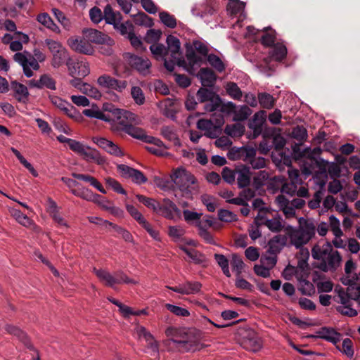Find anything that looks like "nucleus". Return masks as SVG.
Instances as JSON below:
<instances>
[{
    "instance_id": "obj_1",
    "label": "nucleus",
    "mask_w": 360,
    "mask_h": 360,
    "mask_svg": "<svg viewBox=\"0 0 360 360\" xmlns=\"http://www.w3.org/2000/svg\"><path fill=\"white\" fill-rule=\"evenodd\" d=\"M312 257L320 261L318 267L324 272L335 271L340 266L342 257L338 250H334L330 243L322 246L315 245L311 250Z\"/></svg>"
},
{
    "instance_id": "obj_2",
    "label": "nucleus",
    "mask_w": 360,
    "mask_h": 360,
    "mask_svg": "<svg viewBox=\"0 0 360 360\" xmlns=\"http://www.w3.org/2000/svg\"><path fill=\"white\" fill-rule=\"evenodd\" d=\"M298 221L297 228L290 226L286 231L290 244L295 248L300 249L315 236L316 225L311 219L300 217Z\"/></svg>"
},
{
    "instance_id": "obj_3",
    "label": "nucleus",
    "mask_w": 360,
    "mask_h": 360,
    "mask_svg": "<svg viewBox=\"0 0 360 360\" xmlns=\"http://www.w3.org/2000/svg\"><path fill=\"white\" fill-rule=\"evenodd\" d=\"M171 178L175 186L181 191L184 197L192 199L193 195L198 192L195 176L186 169L177 168Z\"/></svg>"
},
{
    "instance_id": "obj_4",
    "label": "nucleus",
    "mask_w": 360,
    "mask_h": 360,
    "mask_svg": "<svg viewBox=\"0 0 360 360\" xmlns=\"http://www.w3.org/2000/svg\"><path fill=\"white\" fill-rule=\"evenodd\" d=\"M13 60L20 64L23 70V72L27 77L33 76V71L39 68L38 62H43L46 59L45 54L39 49H35L33 55L27 51L23 52H17L13 55Z\"/></svg>"
},
{
    "instance_id": "obj_5",
    "label": "nucleus",
    "mask_w": 360,
    "mask_h": 360,
    "mask_svg": "<svg viewBox=\"0 0 360 360\" xmlns=\"http://www.w3.org/2000/svg\"><path fill=\"white\" fill-rule=\"evenodd\" d=\"M92 272L96 276L100 282L107 287L115 288V285L122 283L136 284L138 283L134 279L129 278L123 271H117L111 274L105 269H97L94 267Z\"/></svg>"
},
{
    "instance_id": "obj_6",
    "label": "nucleus",
    "mask_w": 360,
    "mask_h": 360,
    "mask_svg": "<svg viewBox=\"0 0 360 360\" xmlns=\"http://www.w3.org/2000/svg\"><path fill=\"white\" fill-rule=\"evenodd\" d=\"M105 110L108 112L110 123L114 131H124L134 120L135 115L129 111L115 108L110 105V108L105 107Z\"/></svg>"
},
{
    "instance_id": "obj_7",
    "label": "nucleus",
    "mask_w": 360,
    "mask_h": 360,
    "mask_svg": "<svg viewBox=\"0 0 360 360\" xmlns=\"http://www.w3.org/2000/svg\"><path fill=\"white\" fill-rule=\"evenodd\" d=\"M209 49L205 44L199 41L194 40L192 44H186V58L188 60L189 70L194 71V66H200L202 62V57L207 56Z\"/></svg>"
},
{
    "instance_id": "obj_8",
    "label": "nucleus",
    "mask_w": 360,
    "mask_h": 360,
    "mask_svg": "<svg viewBox=\"0 0 360 360\" xmlns=\"http://www.w3.org/2000/svg\"><path fill=\"white\" fill-rule=\"evenodd\" d=\"M236 335L240 345L245 349L256 352L262 348L261 339L253 329L242 327L238 329Z\"/></svg>"
},
{
    "instance_id": "obj_9",
    "label": "nucleus",
    "mask_w": 360,
    "mask_h": 360,
    "mask_svg": "<svg viewBox=\"0 0 360 360\" xmlns=\"http://www.w3.org/2000/svg\"><path fill=\"white\" fill-rule=\"evenodd\" d=\"M45 44L53 56L51 65L54 68H58L65 64L67 59H69L70 56L68 51L60 42L46 39L45 40Z\"/></svg>"
},
{
    "instance_id": "obj_10",
    "label": "nucleus",
    "mask_w": 360,
    "mask_h": 360,
    "mask_svg": "<svg viewBox=\"0 0 360 360\" xmlns=\"http://www.w3.org/2000/svg\"><path fill=\"white\" fill-rule=\"evenodd\" d=\"M68 44L74 51L79 53L91 56L94 53V46L84 35L82 37H72L69 38Z\"/></svg>"
},
{
    "instance_id": "obj_11",
    "label": "nucleus",
    "mask_w": 360,
    "mask_h": 360,
    "mask_svg": "<svg viewBox=\"0 0 360 360\" xmlns=\"http://www.w3.org/2000/svg\"><path fill=\"white\" fill-rule=\"evenodd\" d=\"M117 169L123 178L131 179L137 185L145 184L148 181L147 177L142 172L128 165L124 164L117 165Z\"/></svg>"
},
{
    "instance_id": "obj_12",
    "label": "nucleus",
    "mask_w": 360,
    "mask_h": 360,
    "mask_svg": "<svg viewBox=\"0 0 360 360\" xmlns=\"http://www.w3.org/2000/svg\"><path fill=\"white\" fill-rule=\"evenodd\" d=\"M97 83L103 88L118 92H122L127 86V82L126 80L117 79L108 75L100 76L97 79Z\"/></svg>"
},
{
    "instance_id": "obj_13",
    "label": "nucleus",
    "mask_w": 360,
    "mask_h": 360,
    "mask_svg": "<svg viewBox=\"0 0 360 360\" xmlns=\"http://www.w3.org/2000/svg\"><path fill=\"white\" fill-rule=\"evenodd\" d=\"M128 54V62L133 69L136 70L143 76H146L150 74L151 63L149 59L140 57L134 54Z\"/></svg>"
},
{
    "instance_id": "obj_14",
    "label": "nucleus",
    "mask_w": 360,
    "mask_h": 360,
    "mask_svg": "<svg viewBox=\"0 0 360 360\" xmlns=\"http://www.w3.org/2000/svg\"><path fill=\"white\" fill-rule=\"evenodd\" d=\"M92 141L108 154L115 157H123L124 153L114 142L104 137L94 136Z\"/></svg>"
},
{
    "instance_id": "obj_15",
    "label": "nucleus",
    "mask_w": 360,
    "mask_h": 360,
    "mask_svg": "<svg viewBox=\"0 0 360 360\" xmlns=\"http://www.w3.org/2000/svg\"><path fill=\"white\" fill-rule=\"evenodd\" d=\"M166 43L167 52L171 53L172 58H174L179 66H184L185 60L181 56L180 40L177 37L169 34L167 37Z\"/></svg>"
},
{
    "instance_id": "obj_16",
    "label": "nucleus",
    "mask_w": 360,
    "mask_h": 360,
    "mask_svg": "<svg viewBox=\"0 0 360 360\" xmlns=\"http://www.w3.org/2000/svg\"><path fill=\"white\" fill-rule=\"evenodd\" d=\"M83 34L88 38L91 44H115L114 40L108 34L95 29H85L83 30Z\"/></svg>"
},
{
    "instance_id": "obj_17",
    "label": "nucleus",
    "mask_w": 360,
    "mask_h": 360,
    "mask_svg": "<svg viewBox=\"0 0 360 360\" xmlns=\"http://www.w3.org/2000/svg\"><path fill=\"white\" fill-rule=\"evenodd\" d=\"M167 288L181 295H192L199 292L202 288V284L198 281H186L177 286Z\"/></svg>"
},
{
    "instance_id": "obj_18",
    "label": "nucleus",
    "mask_w": 360,
    "mask_h": 360,
    "mask_svg": "<svg viewBox=\"0 0 360 360\" xmlns=\"http://www.w3.org/2000/svg\"><path fill=\"white\" fill-rule=\"evenodd\" d=\"M28 85L31 88H37L39 89L45 88L52 91L56 89V81L48 74L41 75L39 79H33L30 80Z\"/></svg>"
},
{
    "instance_id": "obj_19",
    "label": "nucleus",
    "mask_w": 360,
    "mask_h": 360,
    "mask_svg": "<svg viewBox=\"0 0 360 360\" xmlns=\"http://www.w3.org/2000/svg\"><path fill=\"white\" fill-rule=\"evenodd\" d=\"M65 64L68 67L69 75L72 77H75L76 75L85 77L90 72L89 69L86 64H79L70 56L69 57V59H67L65 62Z\"/></svg>"
},
{
    "instance_id": "obj_20",
    "label": "nucleus",
    "mask_w": 360,
    "mask_h": 360,
    "mask_svg": "<svg viewBox=\"0 0 360 360\" xmlns=\"http://www.w3.org/2000/svg\"><path fill=\"white\" fill-rule=\"evenodd\" d=\"M156 212L168 219H173L174 213L180 214V210L172 200L168 198H165L163 200V205H161L159 203V207Z\"/></svg>"
},
{
    "instance_id": "obj_21",
    "label": "nucleus",
    "mask_w": 360,
    "mask_h": 360,
    "mask_svg": "<svg viewBox=\"0 0 360 360\" xmlns=\"http://www.w3.org/2000/svg\"><path fill=\"white\" fill-rule=\"evenodd\" d=\"M165 334L167 337H171V340L176 344L187 345L189 343L188 334L184 329L169 327L165 330Z\"/></svg>"
},
{
    "instance_id": "obj_22",
    "label": "nucleus",
    "mask_w": 360,
    "mask_h": 360,
    "mask_svg": "<svg viewBox=\"0 0 360 360\" xmlns=\"http://www.w3.org/2000/svg\"><path fill=\"white\" fill-rule=\"evenodd\" d=\"M5 330L9 334L18 338L19 340L21 341L27 348H28L30 350L34 349V347L31 343V341L28 338L27 335L26 334V333H25L20 328L13 325L7 324L5 326Z\"/></svg>"
},
{
    "instance_id": "obj_23",
    "label": "nucleus",
    "mask_w": 360,
    "mask_h": 360,
    "mask_svg": "<svg viewBox=\"0 0 360 360\" xmlns=\"http://www.w3.org/2000/svg\"><path fill=\"white\" fill-rule=\"evenodd\" d=\"M276 203L278 208L283 212L286 218H291L295 215V209L290 201L283 194L276 198Z\"/></svg>"
},
{
    "instance_id": "obj_24",
    "label": "nucleus",
    "mask_w": 360,
    "mask_h": 360,
    "mask_svg": "<svg viewBox=\"0 0 360 360\" xmlns=\"http://www.w3.org/2000/svg\"><path fill=\"white\" fill-rule=\"evenodd\" d=\"M287 237L283 235H276L271 238L268 242V253L278 255L285 245Z\"/></svg>"
},
{
    "instance_id": "obj_25",
    "label": "nucleus",
    "mask_w": 360,
    "mask_h": 360,
    "mask_svg": "<svg viewBox=\"0 0 360 360\" xmlns=\"http://www.w3.org/2000/svg\"><path fill=\"white\" fill-rule=\"evenodd\" d=\"M136 333L139 338H143L148 344V347L150 348L153 352H158V344L154 339L153 335L147 330L144 326H138L136 328Z\"/></svg>"
},
{
    "instance_id": "obj_26",
    "label": "nucleus",
    "mask_w": 360,
    "mask_h": 360,
    "mask_svg": "<svg viewBox=\"0 0 360 360\" xmlns=\"http://www.w3.org/2000/svg\"><path fill=\"white\" fill-rule=\"evenodd\" d=\"M359 278L356 275L352 278L342 281L344 285H347V292L352 300L358 301L360 298V284L357 283Z\"/></svg>"
},
{
    "instance_id": "obj_27",
    "label": "nucleus",
    "mask_w": 360,
    "mask_h": 360,
    "mask_svg": "<svg viewBox=\"0 0 360 360\" xmlns=\"http://www.w3.org/2000/svg\"><path fill=\"white\" fill-rule=\"evenodd\" d=\"M197 77L200 79L203 86L212 87L214 86L217 76L213 70L208 68H201Z\"/></svg>"
},
{
    "instance_id": "obj_28",
    "label": "nucleus",
    "mask_w": 360,
    "mask_h": 360,
    "mask_svg": "<svg viewBox=\"0 0 360 360\" xmlns=\"http://www.w3.org/2000/svg\"><path fill=\"white\" fill-rule=\"evenodd\" d=\"M87 148L82 155L84 160L94 162L98 165H103L106 163V158L103 156L98 150L89 146H87Z\"/></svg>"
},
{
    "instance_id": "obj_29",
    "label": "nucleus",
    "mask_w": 360,
    "mask_h": 360,
    "mask_svg": "<svg viewBox=\"0 0 360 360\" xmlns=\"http://www.w3.org/2000/svg\"><path fill=\"white\" fill-rule=\"evenodd\" d=\"M11 88L13 91V96L19 101L26 103L28 101L29 92L24 84L16 81L11 82Z\"/></svg>"
},
{
    "instance_id": "obj_30",
    "label": "nucleus",
    "mask_w": 360,
    "mask_h": 360,
    "mask_svg": "<svg viewBox=\"0 0 360 360\" xmlns=\"http://www.w3.org/2000/svg\"><path fill=\"white\" fill-rule=\"evenodd\" d=\"M288 49L282 43H276L269 52V58L276 62H282L287 56Z\"/></svg>"
},
{
    "instance_id": "obj_31",
    "label": "nucleus",
    "mask_w": 360,
    "mask_h": 360,
    "mask_svg": "<svg viewBox=\"0 0 360 360\" xmlns=\"http://www.w3.org/2000/svg\"><path fill=\"white\" fill-rule=\"evenodd\" d=\"M237 184L238 188H243L249 186L250 183V168L246 166H241L236 169Z\"/></svg>"
},
{
    "instance_id": "obj_32",
    "label": "nucleus",
    "mask_w": 360,
    "mask_h": 360,
    "mask_svg": "<svg viewBox=\"0 0 360 360\" xmlns=\"http://www.w3.org/2000/svg\"><path fill=\"white\" fill-rule=\"evenodd\" d=\"M103 19L107 24L112 25L114 27H118L119 21L121 20V15L119 12H114L111 6L107 4L103 11Z\"/></svg>"
},
{
    "instance_id": "obj_33",
    "label": "nucleus",
    "mask_w": 360,
    "mask_h": 360,
    "mask_svg": "<svg viewBox=\"0 0 360 360\" xmlns=\"http://www.w3.org/2000/svg\"><path fill=\"white\" fill-rule=\"evenodd\" d=\"M179 249L185 252L191 260L196 264H201L206 262L205 255L195 249L188 248L184 245H180Z\"/></svg>"
},
{
    "instance_id": "obj_34",
    "label": "nucleus",
    "mask_w": 360,
    "mask_h": 360,
    "mask_svg": "<svg viewBox=\"0 0 360 360\" xmlns=\"http://www.w3.org/2000/svg\"><path fill=\"white\" fill-rule=\"evenodd\" d=\"M82 114L88 117L96 118L106 122L110 120L108 112H102L96 105H92L90 108L84 109Z\"/></svg>"
},
{
    "instance_id": "obj_35",
    "label": "nucleus",
    "mask_w": 360,
    "mask_h": 360,
    "mask_svg": "<svg viewBox=\"0 0 360 360\" xmlns=\"http://www.w3.org/2000/svg\"><path fill=\"white\" fill-rule=\"evenodd\" d=\"M322 339L336 345L341 339L342 335L331 327H322Z\"/></svg>"
},
{
    "instance_id": "obj_36",
    "label": "nucleus",
    "mask_w": 360,
    "mask_h": 360,
    "mask_svg": "<svg viewBox=\"0 0 360 360\" xmlns=\"http://www.w3.org/2000/svg\"><path fill=\"white\" fill-rule=\"evenodd\" d=\"M160 134L165 139L173 142L175 146H181V141L173 127L169 126L162 127Z\"/></svg>"
},
{
    "instance_id": "obj_37",
    "label": "nucleus",
    "mask_w": 360,
    "mask_h": 360,
    "mask_svg": "<svg viewBox=\"0 0 360 360\" xmlns=\"http://www.w3.org/2000/svg\"><path fill=\"white\" fill-rule=\"evenodd\" d=\"M37 20L46 28L51 30L55 33H60L59 27L53 21L50 15L46 13H40L37 15Z\"/></svg>"
},
{
    "instance_id": "obj_38",
    "label": "nucleus",
    "mask_w": 360,
    "mask_h": 360,
    "mask_svg": "<svg viewBox=\"0 0 360 360\" xmlns=\"http://www.w3.org/2000/svg\"><path fill=\"white\" fill-rule=\"evenodd\" d=\"M336 349L342 354L345 355L349 359H352L354 355V344L351 339L345 338L343 340L342 345L338 343L335 345Z\"/></svg>"
},
{
    "instance_id": "obj_39",
    "label": "nucleus",
    "mask_w": 360,
    "mask_h": 360,
    "mask_svg": "<svg viewBox=\"0 0 360 360\" xmlns=\"http://www.w3.org/2000/svg\"><path fill=\"white\" fill-rule=\"evenodd\" d=\"M71 193L77 197L84 199L88 201H96L101 195L96 193H94L90 189L87 188H81L77 190L72 189Z\"/></svg>"
},
{
    "instance_id": "obj_40",
    "label": "nucleus",
    "mask_w": 360,
    "mask_h": 360,
    "mask_svg": "<svg viewBox=\"0 0 360 360\" xmlns=\"http://www.w3.org/2000/svg\"><path fill=\"white\" fill-rule=\"evenodd\" d=\"M10 212L12 217L21 225L25 227H30L34 225V221L20 210L13 208L10 210Z\"/></svg>"
},
{
    "instance_id": "obj_41",
    "label": "nucleus",
    "mask_w": 360,
    "mask_h": 360,
    "mask_svg": "<svg viewBox=\"0 0 360 360\" xmlns=\"http://www.w3.org/2000/svg\"><path fill=\"white\" fill-rule=\"evenodd\" d=\"M230 105L236 108V110L234 111V120L236 121H244L247 120L252 112V110L245 105L240 106L238 109L236 105H233L232 103H230Z\"/></svg>"
},
{
    "instance_id": "obj_42",
    "label": "nucleus",
    "mask_w": 360,
    "mask_h": 360,
    "mask_svg": "<svg viewBox=\"0 0 360 360\" xmlns=\"http://www.w3.org/2000/svg\"><path fill=\"white\" fill-rule=\"evenodd\" d=\"M245 3L240 0H229L227 5L228 12L232 15H236L244 11Z\"/></svg>"
},
{
    "instance_id": "obj_43",
    "label": "nucleus",
    "mask_w": 360,
    "mask_h": 360,
    "mask_svg": "<svg viewBox=\"0 0 360 360\" xmlns=\"http://www.w3.org/2000/svg\"><path fill=\"white\" fill-rule=\"evenodd\" d=\"M198 230L199 236L208 244L216 245L214 237L212 233L206 229V226L203 223L198 221L196 224Z\"/></svg>"
},
{
    "instance_id": "obj_44",
    "label": "nucleus",
    "mask_w": 360,
    "mask_h": 360,
    "mask_svg": "<svg viewBox=\"0 0 360 360\" xmlns=\"http://www.w3.org/2000/svg\"><path fill=\"white\" fill-rule=\"evenodd\" d=\"M52 13L54 15L57 20L61 24L63 28L66 30H70L72 28V23L65 14L59 9L53 8L51 9Z\"/></svg>"
},
{
    "instance_id": "obj_45",
    "label": "nucleus",
    "mask_w": 360,
    "mask_h": 360,
    "mask_svg": "<svg viewBox=\"0 0 360 360\" xmlns=\"http://www.w3.org/2000/svg\"><path fill=\"white\" fill-rule=\"evenodd\" d=\"M269 178V173L264 170H261L253 177L252 185L256 189H259L266 184Z\"/></svg>"
},
{
    "instance_id": "obj_46",
    "label": "nucleus",
    "mask_w": 360,
    "mask_h": 360,
    "mask_svg": "<svg viewBox=\"0 0 360 360\" xmlns=\"http://www.w3.org/2000/svg\"><path fill=\"white\" fill-rule=\"evenodd\" d=\"M245 131V127L240 124H227L224 129V132L231 136H240Z\"/></svg>"
},
{
    "instance_id": "obj_47",
    "label": "nucleus",
    "mask_w": 360,
    "mask_h": 360,
    "mask_svg": "<svg viewBox=\"0 0 360 360\" xmlns=\"http://www.w3.org/2000/svg\"><path fill=\"white\" fill-rule=\"evenodd\" d=\"M11 151L15 155L20 162L29 170V172L34 176H38V172L34 167L21 155V153L15 148H11Z\"/></svg>"
},
{
    "instance_id": "obj_48",
    "label": "nucleus",
    "mask_w": 360,
    "mask_h": 360,
    "mask_svg": "<svg viewBox=\"0 0 360 360\" xmlns=\"http://www.w3.org/2000/svg\"><path fill=\"white\" fill-rule=\"evenodd\" d=\"M258 101L263 108L271 109L274 105V98L268 93H259L258 94Z\"/></svg>"
},
{
    "instance_id": "obj_49",
    "label": "nucleus",
    "mask_w": 360,
    "mask_h": 360,
    "mask_svg": "<svg viewBox=\"0 0 360 360\" xmlns=\"http://www.w3.org/2000/svg\"><path fill=\"white\" fill-rule=\"evenodd\" d=\"M207 61L210 65L219 72H221L225 70V65L221 59L214 53L207 55Z\"/></svg>"
},
{
    "instance_id": "obj_50",
    "label": "nucleus",
    "mask_w": 360,
    "mask_h": 360,
    "mask_svg": "<svg viewBox=\"0 0 360 360\" xmlns=\"http://www.w3.org/2000/svg\"><path fill=\"white\" fill-rule=\"evenodd\" d=\"M226 92L233 99L240 101L242 98L243 93L236 83L229 82L226 84Z\"/></svg>"
},
{
    "instance_id": "obj_51",
    "label": "nucleus",
    "mask_w": 360,
    "mask_h": 360,
    "mask_svg": "<svg viewBox=\"0 0 360 360\" xmlns=\"http://www.w3.org/2000/svg\"><path fill=\"white\" fill-rule=\"evenodd\" d=\"M136 198L140 202L143 203L148 208L151 209L155 212L158 211L159 207V202L155 199L146 197L141 194L136 195Z\"/></svg>"
},
{
    "instance_id": "obj_52",
    "label": "nucleus",
    "mask_w": 360,
    "mask_h": 360,
    "mask_svg": "<svg viewBox=\"0 0 360 360\" xmlns=\"http://www.w3.org/2000/svg\"><path fill=\"white\" fill-rule=\"evenodd\" d=\"M214 257L218 265L221 268L224 274L227 277H231L228 259L221 254H214Z\"/></svg>"
},
{
    "instance_id": "obj_53",
    "label": "nucleus",
    "mask_w": 360,
    "mask_h": 360,
    "mask_svg": "<svg viewBox=\"0 0 360 360\" xmlns=\"http://www.w3.org/2000/svg\"><path fill=\"white\" fill-rule=\"evenodd\" d=\"M161 22L169 28H174L176 26V20L174 15L166 11H162L159 13Z\"/></svg>"
},
{
    "instance_id": "obj_54",
    "label": "nucleus",
    "mask_w": 360,
    "mask_h": 360,
    "mask_svg": "<svg viewBox=\"0 0 360 360\" xmlns=\"http://www.w3.org/2000/svg\"><path fill=\"white\" fill-rule=\"evenodd\" d=\"M231 265L233 271H236L238 275H240L243 270L245 264L240 255L238 254H232Z\"/></svg>"
},
{
    "instance_id": "obj_55",
    "label": "nucleus",
    "mask_w": 360,
    "mask_h": 360,
    "mask_svg": "<svg viewBox=\"0 0 360 360\" xmlns=\"http://www.w3.org/2000/svg\"><path fill=\"white\" fill-rule=\"evenodd\" d=\"M129 136L139 140H142L145 131L141 128L134 126L131 123L124 130Z\"/></svg>"
},
{
    "instance_id": "obj_56",
    "label": "nucleus",
    "mask_w": 360,
    "mask_h": 360,
    "mask_svg": "<svg viewBox=\"0 0 360 360\" xmlns=\"http://www.w3.org/2000/svg\"><path fill=\"white\" fill-rule=\"evenodd\" d=\"M292 136L302 143L307 139V131L303 126L297 125L292 129Z\"/></svg>"
},
{
    "instance_id": "obj_57",
    "label": "nucleus",
    "mask_w": 360,
    "mask_h": 360,
    "mask_svg": "<svg viewBox=\"0 0 360 360\" xmlns=\"http://www.w3.org/2000/svg\"><path fill=\"white\" fill-rule=\"evenodd\" d=\"M197 98L200 103H205L214 98V93L206 88H200L197 91Z\"/></svg>"
},
{
    "instance_id": "obj_58",
    "label": "nucleus",
    "mask_w": 360,
    "mask_h": 360,
    "mask_svg": "<svg viewBox=\"0 0 360 360\" xmlns=\"http://www.w3.org/2000/svg\"><path fill=\"white\" fill-rule=\"evenodd\" d=\"M324 195V190L320 188L313 195V198L308 202V206L310 209L314 210L320 206L321 199Z\"/></svg>"
},
{
    "instance_id": "obj_59",
    "label": "nucleus",
    "mask_w": 360,
    "mask_h": 360,
    "mask_svg": "<svg viewBox=\"0 0 360 360\" xmlns=\"http://www.w3.org/2000/svg\"><path fill=\"white\" fill-rule=\"evenodd\" d=\"M218 218L221 221L233 222L237 220V215L229 210L220 209L218 211Z\"/></svg>"
},
{
    "instance_id": "obj_60",
    "label": "nucleus",
    "mask_w": 360,
    "mask_h": 360,
    "mask_svg": "<svg viewBox=\"0 0 360 360\" xmlns=\"http://www.w3.org/2000/svg\"><path fill=\"white\" fill-rule=\"evenodd\" d=\"M162 32L160 30L150 29L147 31L144 41L148 44H153L158 41L161 37Z\"/></svg>"
},
{
    "instance_id": "obj_61",
    "label": "nucleus",
    "mask_w": 360,
    "mask_h": 360,
    "mask_svg": "<svg viewBox=\"0 0 360 360\" xmlns=\"http://www.w3.org/2000/svg\"><path fill=\"white\" fill-rule=\"evenodd\" d=\"M261 263L271 269L274 268L277 262V255H271L268 250L262 255L260 259Z\"/></svg>"
},
{
    "instance_id": "obj_62",
    "label": "nucleus",
    "mask_w": 360,
    "mask_h": 360,
    "mask_svg": "<svg viewBox=\"0 0 360 360\" xmlns=\"http://www.w3.org/2000/svg\"><path fill=\"white\" fill-rule=\"evenodd\" d=\"M329 224L331 231L333 233L336 238H340L342 235V231L340 229V221L334 215L329 217Z\"/></svg>"
},
{
    "instance_id": "obj_63",
    "label": "nucleus",
    "mask_w": 360,
    "mask_h": 360,
    "mask_svg": "<svg viewBox=\"0 0 360 360\" xmlns=\"http://www.w3.org/2000/svg\"><path fill=\"white\" fill-rule=\"evenodd\" d=\"M165 308L176 316L187 317L190 315L188 309L172 304H166Z\"/></svg>"
},
{
    "instance_id": "obj_64",
    "label": "nucleus",
    "mask_w": 360,
    "mask_h": 360,
    "mask_svg": "<svg viewBox=\"0 0 360 360\" xmlns=\"http://www.w3.org/2000/svg\"><path fill=\"white\" fill-rule=\"evenodd\" d=\"M83 86L82 89L83 94L96 99H99L101 97V94L97 88L87 83L84 84Z\"/></svg>"
}]
</instances>
